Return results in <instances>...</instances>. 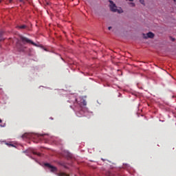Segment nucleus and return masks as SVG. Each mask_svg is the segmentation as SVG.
Returning <instances> with one entry per match:
<instances>
[{
  "instance_id": "obj_1",
  "label": "nucleus",
  "mask_w": 176,
  "mask_h": 176,
  "mask_svg": "<svg viewBox=\"0 0 176 176\" xmlns=\"http://www.w3.org/2000/svg\"><path fill=\"white\" fill-rule=\"evenodd\" d=\"M19 39L21 41L22 43H28V45H36V43H34L32 40L22 35L19 36Z\"/></svg>"
},
{
  "instance_id": "obj_2",
  "label": "nucleus",
  "mask_w": 176,
  "mask_h": 176,
  "mask_svg": "<svg viewBox=\"0 0 176 176\" xmlns=\"http://www.w3.org/2000/svg\"><path fill=\"white\" fill-rule=\"evenodd\" d=\"M110 3V9L111 10V12H118V13H120V11H119V10H118L117 7H116V4L113 3V1H109Z\"/></svg>"
},
{
  "instance_id": "obj_3",
  "label": "nucleus",
  "mask_w": 176,
  "mask_h": 176,
  "mask_svg": "<svg viewBox=\"0 0 176 176\" xmlns=\"http://www.w3.org/2000/svg\"><path fill=\"white\" fill-rule=\"evenodd\" d=\"M45 166L48 167L52 173H56L57 171V168L50 165V164L46 163L45 164Z\"/></svg>"
},
{
  "instance_id": "obj_4",
  "label": "nucleus",
  "mask_w": 176,
  "mask_h": 176,
  "mask_svg": "<svg viewBox=\"0 0 176 176\" xmlns=\"http://www.w3.org/2000/svg\"><path fill=\"white\" fill-rule=\"evenodd\" d=\"M153 36H155V34L153 32L143 34V38H144V39H146L148 38H153Z\"/></svg>"
},
{
  "instance_id": "obj_5",
  "label": "nucleus",
  "mask_w": 176,
  "mask_h": 176,
  "mask_svg": "<svg viewBox=\"0 0 176 176\" xmlns=\"http://www.w3.org/2000/svg\"><path fill=\"white\" fill-rule=\"evenodd\" d=\"M5 32L3 31H0V42L2 41H5Z\"/></svg>"
},
{
  "instance_id": "obj_6",
  "label": "nucleus",
  "mask_w": 176,
  "mask_h": 176,
  "mask_svg": "<svg viewBox=\"0 0 176 176\" xmlns=\"http://www.w3.org/2000/svg\"><path fill=\"white\" fill-rule=\"evenodd\" d=\"M16 48L18 49L19 52H24V46L21 45H18Z\"/></svg>"
},
{
  "instance_id": "obj_7",
  "label": "nucleus",
  "mask_w": 176,
  "mask_h": 176,
  "mask_svg": "<svg viewBox=\"0 0 176 176\" xmlns=\"http://www.w3.org/2000/svg\"><path fill=\"white\" fill-rule=\"evenodd\" d=\"M16 28H18V30H25V28H27V25H19V26H16Z\"/></svg>"
},
{
  "instance_id": "obj_8",
  "label": "nucleus",
  "mask_w": 176,
  "mask_h": 176,
  "mask_svg": "<svg viewBox=\"0 0 176 176\" xmlns=\"http://www.w3.org/2000/svg\"><path fill=\"white\" fill-rule=\"evenodd\" d=\"M58 176H69L68 175H67L65 173H60L58 174Z\"/></svg>"
},
{
  "instance_id": "obj_9",
  "label": "nucleus",
  "mask_w": 176,
  "mask_h": 176,
  "mask_svg": "<svg viewBox=\"0 0 176 176\" xmlns=\"http://www.w3.org/2000/svg\"><path fill=\"white\" fill-rule=\"evenodd\" d=\"M32 153H33V155H37V156H42V154H41L39 153H38L36 151H32Z\"/></svg>"
},
{
  "instance_id": "obj_10",
  "label": "nucleus",
  "mask_w": 176,
  "mask_h": 176,
  "mask_svg": "<svg viewBox=\"0 0 176 176\" xmlns=\"http://www.w3.org/2000/svg\"><path fill=\"white\" fill-rule=\"evenodd\" d=\"M22 138H28V134L25 133L21 136Z\"/></svg>"
},
{
  "instance_id": "obj_11",
  "label": "nucleus",
  "mask_w": 176,
  "mask_h": 176,
  "mask_svg": "<svg viewBox=\"0 0 176 176\" xmlns=\"http://www.w3.org/2000/svg\"><path fill=\"white\" fill-rule=\"evenodd\" d=\"M140 3H142V5H145V3H144V0H140Z\"/></svg>"
},
{
  "instance_id": "obj_12",
  "label": "nucleus",
  "mask_w": 176,
  "mask_h": 176,
  "mask_svg": "<svg viewBox=\"0 0 176 176\" xmlns=\"http://www.w3.org/2000/svg\"><path fill=\"white\" fill-rule=\"evenodd\" d=\"M6 145H8V146H14V145L10 144V143H6Z\"/></svg>"
},
{
  "instance_id": "obj_13",
  "label": "nucleus",
  "mask_w": 176,
  "mask_h": 176,
  "mask_svg": "<svg viewBox=\"0 0 176 176\" xmlns=\"http://www.w3.org/2000/svg\"><path fill=\"white\" fill-rule=\"evenodd\" d=\"M170 41H172V42H174L175 41V38H173V37H170Z\"/></svg>"
},
{
  "instance_id": "obj_14",
  "label": "nucleus",
  "mask_w": 176,
  "mask_h": 176,
  "mask_svg": "<svg viewBox=\"0 0 176 176\" xmlns=\"http://www.w3.org/2000/svg\"><path fill=\"white\" fill-rule=\"evenodd\" d=\"M108 30H112V27L109 26V27L108 28Z\"/></svg>"
},
{
  "instance_id": "obj_15",
  "label": "nucleus",
  "mask_w": 176,
  "mask_h": 176,
  "mask_svg": "<svg viewBox=\"0 0 176 176\" xmlns=\"http://www.w3.org/2000/svg\"><path fill=\"white\" fill-rule=\"evenodd\" d=\"M12 2H13V0H9L10 3H12Z\"/></svg>"
},
{
  "instance_id": "obj_16",
  "label": "nucleus",
  "mask_w": 176,
  "mask_h": 176,
  "mask_svg": "<svg viewBox=\"0 0 176 176\" xmlns=\"http://www.w3.org/2000/svg\"><path fill=\"white\" fill-rule=\"evenodd\" d=\"M20 2H23L24 0H19Z\"/></svg>"
},
{
  "instance_id": "obj_17",
  "label": "nucleus",
  "mask_w": 176,
  "mask_h": 176,
  "mask_svg": "<svg viewBox=\"0 0 176 176\" xmlns=\"http://www.w3.org/2000/svg\"><path fill=\"white\" fill-rule=\"evenodd\" d=\"M84 105H86V102L84 100Z\"/></svg>"
},
{
  "instance_id": "obj_18",
  "label": "nucleus",
  "mask_w": 176,
  "mask_h": 176,
  "mask_svg": "<svg viewBox=\"0 0 176 176\" xmlns=\"http://www.w3.org/2000/svg\"><path fill=\"white\" fill-rule=\"evenodd\" d=\"M0 123H2V120L0 119Z\"/></svg>"
},
{
  "instance_id": "obj_19",
  "label": "nucleus",
  "mask_w": 176,
  "mask_h": 176,
  "mask_svg": "<svg viewBox=\"0 0 176 176\" xmlns=\"http://www.w3.org/2000/svg\"><path fill=\"white\" fill-rule=\"evenodd\" d=\"M27 151H23V153H25Z\"/></svg>"
},
{
  "instance_id": "obj_20",
  "label": "nucleus",
  "mask_w": 176,
  "mask_h": 176,
  "mask_svg": "<svg viewBox=\"0 0 176 176\" xmlns=\"http://www.w3.org/2000/svg\"><path fill=\"white\" fill-rule=\"evenodd\" d=\"M174 2H176V0H173Z\"/></svg>"
},
{
  "instance_id": "obj_21",
  "label": "nucleus",
  "mask_w": 176,
  "mask_h": 176,
  "mask_svg": "<svg viewBox=\"0 0 176 176\" xmlns=\"http://www.w3.org/2000/svg\"><path fill=\"white\" fill-rule=\"evenodd\" d=\"M77 116H79V115L77 114Z\"/></svg>"
}]
</instances>
